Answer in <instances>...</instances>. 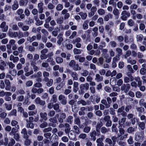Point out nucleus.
<instances>
[{
  "label": "nucleus",
  "mask_w": 146,
  "mask_h": 146,
  "mask_svg": "<svg viewBox=\"0 0 146 146\" xmlns=\"http://www.w3.org/2000/svg\"><path fill=\"white\" fill-rule=\"evenodd\" d=\"M23 10L20 9L17 10L16 11L17 13L20 16V18L21 19H24L25 17V15L23 14Z\"/></svg>",
  "instance_id": "nucleus-14"
},
{
  "label": "nucleus",
  "mask_w": 146,
  "mask_h": 146,
  "mask_svg": "<svg viewBox=\"0 0 146 146\" xmlns=\"http://www.w3.org/2000/svg\"><path fill=\"white\" fill-rule=\"evenodd\" d=\"M121 19L123 21H126L127 19V17L126 16L129 17L130 14L129 13L126 11L124 10L122 11L121 14Z\"/></svg>",
  "instance_id": "nucleus-10"
},
{
  "label": "nucleus",
  "mask_w": 146,
  "mask_h": 146,
  "mask_svg": "<svg viewBox=\"0 0 146 146\" xmlns=\"http://www.w3.org/2000/svg\"><path fill=\"white\" fill-rule=\"evenodd\" d=\"M67 77L66 74L63 73L62 74V81L56 87V89L57 90H59L61 89L65 84L66 82L64 81Z\"/></svg>",
  "instance_id": "nucleus-3"
},
{
  "label": "nucleus",
  "mask_w": 146,
  "mask_h": 146,
  "mask_svg": "<svg viewBox=\"0 0 146 146\" xmlns=\"http://www.w3.org/2000/svg\"><path fill=\"white\" fill-rule=\"evenodd\" d=\"M144 135L143 132L136 133L135 134L136 140H142L144 137Z\"/></svg>",
  "instance_id": "nucleus-9"
},
{
  "label": "nucleus",
  "mask_w": 146,
  "mask_h": 146,
  "mask_svg": "<svg viewBox=\"0 0 146 146\" xmlns=\"http://www.w3.org/2000/svg\"><path fill=\"white\" fill-rule=\"evenodd\" d=\"M9 26V27H11L12 30L14 31H17L19 30V28L17 24H15L12 25L11 24H10Z\"/></svg>",
  "instance_id": "nucleus-37"
},
{
  "label": "nucleus",
  "mask_w": 146,
  "mask_h": 146,
  "mask_svg": "<svg viewBox=\"0 0 146 146\" xmlns=\"http://www.w3.org/2000/svg\"><path fill=\"white\" fill-rule=\"evenodd\" d=\"M17 128L16 127H13L12 129H11V132L9 133V135L11 136H13L16 133V132H17Z\"/></svg>",
  "instance_id": "nucleus-51"
},
{
  "label": "nucleus",
  "mask_w": 146,
  "mask_h": 146,
  "mask_svg": "<svg viewBox=\"0 0 146 146\" xmlns=\"http://www.w3.org/2000/svg\"><path fill=\"white\" fill-rule=\"evenodd\" d=\"M75 116L74 119V123L75 124L77 125H80L81 124V122L79 117L75 115V114L74 115Z\"/></svg>",
  "instance_id": "nucleus-26"
},
{
  "label": "nucleus",
  "mask_w": 146,
  "mask_h": 146,
  "mask_svg": "<svg viewBox=\"0 0 146 146\" xmlns=\"http://www.w3.org/2000/svg\"><path fill=\"white\" fill-rule=\"evenodd\" d=\"M108 1L107 0H102L101 7L102 8H105L108 4Z\"/></svg>",
  "instance_id": "nucleus-39"
},
{
  "label": "nucleus",
  "mask_w": 146,
  "mask_h": 146,
  "mask_svg": "<svg viewBox=\"0 0 146 146\" xmlns=\"http://www.w3.org/2000/svg\"><path fill=\"white\" fill-rule=\"evenodd\" d=\"M126 68L127 71L126 73V74L132 75V74L135 72L134 70L130 65H128L126 66Z\"/></svg>",
  "instance_id": "nucleus-12"
},
{
  "label": "nucleus",
  "mask_w": 146,
  "mask_h": 146,
  "mask_svg": "<svg viewBox=\"0 0 146 146\" xmlns=\"http://www.w3.org/2000/svg\"><path fill=\"white\" fill-rule=\"evenodd\" d=\"M135 80L137 82L138 86L140 87L142 85V81L140 80V78L137 77L135 78Z\"/></svg>",
  "instance_id": "nucleus-49"
},
{
  "label": "nucleus",
  "mask_w": 146,
  "mask_h": 146,
  "mask_svg": "<svg viewBox=\"0 0 146 146\" xmlns=\"http://www.w3.org/2000/svg\"><path fill=\"white\" fill-rule=\"evenodd\" d=\"M139 73L142 75H144L146 74V68H141L139 71Z\"/></svg>",
  "instance_id": "nucleus-64"
},
{
  "label": "nucleus",
  "mask_w": 146,
  "mask_h": 146,
  "mask_svg": "<svg viewBox=\"0 0 146 146\" xmlns=\"http://www.w3.org/2000/svg\"><path fill=\"white\" fill-rule=\"evenodd\" d=\"M63 35L62 33H60L59 34L57 38L58 40L57 41V43L59 45H60L61 44L63 40Z\"/></svg>",
  "instance_id": "nucleus-17"
},
{
  "label": "nucleus",
  "mask_w": 146,
  "mask_h": 146,
  "mask_svg": "<svg viewBox=\"0 0 146 146\" xmlns=\"http://www.w3.org/2000/svg\"><path fill=\"white\" fill-rule=\"evenodd\" d=\"M130 88V85L129 84H123L121 86V90L123 92L127 93L128 92Z\"/></svg>",
  "instance_id": "nucleus-6"
},
{
  "label": "nucleus",
  "mask_w": 146,
  "mask_h": 146,
  "mask_svg": "<svg viewBox=\"0 0 146 146\" xmlns=\"http://www.w3.org/2000/svg\"><path fill=\"white\" fill-rule=\"evenodd\" d=\"M21 133L23 134V137L25 139H27L29 138V136L27 135V129L24 128L21 130Z\"/></svg>",
  "instance_id": "nucleus-18"
},
{
  "label": "nucleus",
  "mask_w": 146,
  "mask_h": 146,
  "mask_svg": "<svg viewBox=\"0 0 146 146\" xmlns=\"http://www.w3.org/2000/svg\"><path fill=\"white\" fill-rule=\"evenodd\" d=\"M1 58L0 56V69L2 71H3L5 70V67L6 66V64L4 60L1 59Z\"/></svg>",
  "instance_id": "nucleus-15"
},
{
  "label": "nucleus",
  "mask_w": 146,
  "mask_h": 146,
  "mask_svg": "<svg viewBox=\"0 0 146 146\" xmlns=\"http://www.w3.org/2000/svg\"><path fill=\"white\" fill-rule=\"evenodd\" d=\"M106 43L104 41H101L100 44L98 46V48L100 50L103 49L104 48L106 47Z\"/></svg>",
  "instance_id": "nucleus-40"
},
{
  "label": "nucleus",
  "mask_w": 146,
  "mask_h": 146,
  "mask_svg": "<svg viewBox=\"0 0 146 146\" xmlns=\"http://www.w3.org/2000/svg\"><path fill=\"white\" fill-rule=\"evenodd\" d=\"M72 69L75 71H80L81 70V68L78 64L76 63Z\"/></svg>",
  "instance_id": "nucleus-35"
},
{
  "label": "nucleus",
  "mask_w": 146,
  "mask_h": 146,
  "mask_svg": "<svg viewBox=\"0 0 146 146\" xmlns=\"http://www.w3.org/2000/svg\"><path fill=\"white\" fill-rule=\"evenodd\" d=\"M144 100L143 99H141L140 100L139 104L140 106H143L146 108V102H144Z\"/></svg>",
  "instance_id": "nucleus-41"
},
{
  "label": "nucleus",
  "mask_w": 146,
  "mask_h": 146,
  "mask_svg": "<svg viewBox=\"0 0 146 146\" xmlns=\"http://www.w3.org/2000/svg\"><path fill=\"white\" fill-rule=\"evenodd\" d=\"M89 72L86 70H83L82 72L81 73V75L83 76L86 77L88 74Z\"/></svg>",
  "instance_id": "nucleus-58"
},
{
  "label": "nucleus",
  "mask_w": 146,
  "mask_h": 146,
  "mask_svg": "<svg viewBox=\"0 0 146 146\" xmlns=\"http://www.w3.org/2000/svg\"><path fill=\"white\" fill-rule=\"evenodd\" d=\"M127 76H124V81L125 83H127L129 82L133 81L134 79V77L132 75L127 74Z\"/></svg>",
  "instance_id": "nucleus-8"
},
{
  "label": "nucleus",
  "mask_w": 146,
  "mask_h": 146,
  "mask_svg": "<svg viewBox=\"0 0 146 146\" xmlns=\"http://www.w3.org/2000/svg\"><path fill=\"white\" fill-rule=\"evenodd\" d=\"M91 128L90 126H85L83 129V131L86 133H88L90 131Z\"/></svg>",
  "instance_id": "nucleus-45"
},
{
  "label": "nucleus",
  "mask_w": 146,
  "mask_h": 146,
  "mask_svg": "<svg viewBox=\"0 0 146 146\" xmlns=\"http://www.w3.org/2000/svg\"><path fill=\"white\" fill-rule=\"evenodd\" d=\"M29 68L28 66H26L24 68V71L26 73L25 75L26 76H29L31 75L33 73V70H31L30 72H28L29 71Z\"/></svg>",
  "instance_id": "nucleus-11"
},
{
  "label": "nucleus",
  "mask_w": 146,
  "mask_h": 146,
  "mask_svg": "<svg viewBox=\"0 0 146 146\" xmlns=\"http://www.w3.org/2000/svg\"><path fill=\"white\" fill-rule=\"evenodd\" d=\"M127 61L128 63H130L131 65H133L136 63V61L135 60H133L131 57H129L127 58Z\"/></svg>",
  "instance_id": "nucleus-36"
},
{
  "label": "nucleus",
  "mask_w": 146,
  "mask_h": 146,
  "mask_svg": "<svg viewBox=\"0 0 146 146\" xmlns=\"http://www.w3.org/2000/svg\"><path fill=\"white\" fill-rule=\"evenodd\" d=\"M58 99L62 104L66 105L67 104V98L64 95L62 94L59 95L58 96Z\"/></svg>",
  "instance_id": "nucleus-7"
},
{
  "label": "nucleus",
  "mask_w": 146,
  "mask_h": 146,
  "mask_svg": "<svg viewBox=\"0 0 146 146\" xmlns=\"http://www.w3.org/2000/svg\"><path fill=\"white\" fill-rule=\"evenodd\" d=\"M77 104L78 105L82 104L83 106H85L87 104L86 102L82 100H80L77 102Z\"/></svg>",
  "instance_id": "nucleus-59"
},
{
  "label": "nucleus",
  "mask_w": 146,
  "mask_h": 146,
  "mask_svg": "<svg viewBox=\"0 0 146 146\" xmlns=\"http://www.w3.org/2000/svg\"><path fill=\"white\" fill-rule=\"evenodd\" d=\"M58 28L57 27L54 29V31L52 32V35L54 36H56L58 34Z\"/></svg>",
  "instance_id": "nucleus-60"
},
{
  "label": "nucleus",
  "mask_w": 146,
  "mask_h": 146,
  "mask_svg": "<svg viewBox=\"0 0 146 146\" xmlns=\"http://www.w3.org/2000/svg\"><path fill=\"white\" fill-rule=\"evenodd\" d=\"M139 128L142 130L144 129L145 128V122H139L137 123Z\"/></svg>",
  "instance_id": "nucleus-20"
},
{
  "label": "nucleus",
  "mask_w": 146,
  "mask_h": 146,
  "mask_svg": "<svg viewBox=\"0 0 146 146\" xmlns=\"http://www.w3.org/2000/svg\"><path fill=\"white\" fill-rule=\"evenodd\" d=\"M126 118L125 117L121 118L120 120L118 121V124L120 126V127H122L123 125L125 122Z\"/></svg>",
  "instance_id": "nucleus-24"
},
{
  "label": "nucleus",
  "mask_w": 146,
  "mask_h": 146,
  "mask_svg": "<svg viewBox=\"0 0 146 146\" xmlns=\"http://www.w3.org/2000/svg\"><path fill=\"white\" fill-rule=\"evenodd\" d=\"M116 79L115 77L112 78L110 80V84L111 86H113L115 84Z\"/></svg>",
  "instance_id": "nucleus-63"
},
{
  "label": "nucleus",
  "mask_w": 146,
  "mask_h": 146,
  "mask_svg": "<svg viewBox=\"0 0 146 146\" xmlns=\"http://www.w3.org/2000/svg\"><path fill=\"white\" fill-rule=\"evenodd\" d=\"M97 13L100 15H104L105 13V10L101 8L99 9L97 11Z\"/></svg>",
  "instance_id": "nucleus-34"
},
{
  "label": "nucleus",
  "mask_w": 146,
  "mask_h": 146,
  "mask_svg": "<svg viewBox=\"0 0 146 146\" xmlns=\"http://www.w3.org/2000/svg\"><path fill=\"white\" fill-rule=\"evenodd\" d=\"M127 131L129 133H132L135 131V129L132 127H129L127 129Z\"/></svg>",
  "instance_id": "nucleus-56"
},
{
  "label": "nucleus",
  "mask_w": 146,
  "mask_h": 146,
  "mask_svg": "<svg viewBox=\"0 0 146 146\" xmlns=\"http://www.w3.org/2000/svg\"><path fill=\"white\" fill-rule=\"evenodd\" d=\"M113 15L110 13H108L104 17V20L105 21H108L109 19H112L113 17Z\"/></svg>",
  "instance_id": "nucleus-30"
},
{
  "label": "nucleus",
  "mask_w": 146,
  "mask_h": 146,
  "mask_svg": "<svg viewBox=\"0 0 146 146\" xmlns=\"http://www.w3.org/2000/svg\"><path fill=\"white\" fill-rule=\"evenodd\" d=\"M76 63L74 60H71L69 63V66L70 67L73 68Z\"/></svg>",
  "instance_id": "nucleus-62"
},
{
  "label": "nucleus",
  "mask_w": 146,
  "mask_h": 146,
  "mask_svg": "<svg viewBox=\"0 0 146 146\" xmlns=\"http://www.w3.org/2000/svg\"><path fill=\"white\" fill-rule=\"evenodd\" d=\"M103 119V118H101L100 119V122H98L97 123L96 125V130L97 132H100L99 131V130L101 128V127L102 126V123L101 121Z\"/></svg>",
  "instance_id": "nucleus-22"
},
{
  "label": "nucleus",
  "mask_w": 146,
  "mask_h": 146,
  "mask_svg": "<svg viewBox=\"0 0 146 146\" xmlns=\"http://www.w3.org/2000/svg\"><path fill=\"white\" fill-rule=\"evenodd\" d=\"M55 60L58 64H61L63 62V60L62 58L60 57H57L56 58Z\"/></svg>",
  "instance_id": "nucleus-46"
},
{
  "label": "nucleus",
  "mask_w": 146,
  "mask_h": 146,
  "mask_svg": "<svg viewBox=\"0 0 146 146\" xmlns=\"http://www.w3.org/2000/svg\"><path fill=\"white\" fill-rule=\"evenodd\" d=\"M143 36L142 35L139 34L136 37L137 40L138 42H141L143 38Z\"/></svg>",
  "instance_id": "nucleus-54"
},
{
  "label": "nucleus",
  "mask_w": 146,
  "mask_h": 146,
  "mask_svg": "<svg viewBox=\"0 0 146 146\" xmlns=\"http://www.w3.org/2000/svg\"><path fill=\"white\" fill-rule=\"evenodd\" d=\"M89 22V21L88 20H86L84 22V23L83 25V29L86 30L87 29L88 27V23Z\"/></svg>",
  "instance_id": "nucleus-48"
},
{
  "label": "nucleus",
  "mask_w": 146,
  "mask_h": 146,
  "mask_svg": "<svg viewBox=\"0 0 146 146\" xmlns=\"http://www.w3.org/2000/svg\"><path fill=\"white\" fill-rule=\"evenodd\" d=\"M116 51L117 53V56L120 57L122 54V50L121 49L119 48H117L116 49Z\"/></svg>",
  "instance_id": "nucleus-50"
},
{
  "label": "nucleus",
  "mask_w": 146,
  "mask_h": 146,
  "mask_svg": "<svg viewBox=\"0 0 146 146\" xmlns=\"http://www.w3.org/2000/svg\"><path fill=\"white\" fill-rule=\"evenodd\" d=\"M43 5V3L42 2L39 3L38 4V8L39 13H42L43 12V10L42 7Z\"/></svg>",
  "instance_id": "nucleus-25"
},
{
  "label": "nucleus",
  "mask_w": 146,
  "mask_h": 146,
  "mask_svg": "<svg viewBox=\"0 0 146 146\" xmlns=\"http://www.w3.org/2000/svg\"><path fill=\"white\" fill-rule=\"evenodd\" d=\"M64 72L65 73H68L70 74L73 80L77 81L78 79V75L75 71L72 72L71 70L68 68H66Z\"/></svg>",
  "instance_id": "nucleus-2"
},
{
  "label": "nucleus",
  "mask_w": 146,
  "mask_h": 146,
  "mask_svg": "<svg viewBox=\"0 0 146 146\" xmlns=\"http://www.w3.org/2000/svg\"><path fill=\"white\" fill-rule=\"evenodd\" d=\"M107 101L108 103L106 106V108H108L110 107V104L112 102L111 98L109 97H107L106 98Z\"/></svg>",
  "instance_id": "nucleus-43"
},
{
  "label": "nucleus",
  "mask_w": 146,
  "mask_h": 146,
  "mask_svg": "<svg viewBox=\"0 0 146 146\" xmlns=\"http://www.w3.org/2000/svg\"><path fill=\"white\" fill-rule=\"evenodd\" d=\"M103 76H100L99 74H97L96 75V77L94 79L96 82H101L103 81Z\"/></svg>",
  "instance_id": "nucleus-23"
},
{
  "label": "nucleus",
  "mask_w": 146,
  "mask_h": 146,
  "mask_svg": "<svg viewBox=\"0 0 146 146\" xmlns=\"http://www.w3.org/2000/svg\"><path fill=\"white\" fill-rule=\"evenodd\" d=\"M55 117L58 118V122L60 123H62L63 122L64 120L66 117V114L64 113H62L60 114H56Z\"/></svg>",
  "instance_id": "nucleus-4"
},
{
  "label": "nucleus",
  "mask_w": 146,
  "mask_h": 146,
  "mask_svg": "<svg viewBox=\"0 0 146 146\" xmlns=\"http://www.w3.org/2000/svg\"><path fill=\"white\" fill-rule=\"evenodd\" d=\"M79 15L81 17L82 19L83 20L85 19L87 17V15L86 13L81 12L79 13Z\"/></svg>",
  "instance_id": "nucleus-38"
},
{
  "label": "nucleus",
  "mask_w": 146,
  "mask_h": 146,
  "mask_svg": "<svg viewBox=\"0 0 146 146\" xmlns=\"http://www.w3.org/2000/svg\"><path fill=\"white\" fill-rule=\"evenodd\" d=\"M36 63L35 61H32L31 62V65L33 67L34 72H36L39 70V68L36 65Z\"/></svg>",
  "instance_id": "nucleus-19"
},
{
  "label": "nucleus",
  "mask_w": 146,
  "mask_h": 146,
  "mask_svg": "<svg viewBox=\"0 0 146 146\" xmlns=\"http://www.w3.org/2000/svg\"><path fill=\"white\" fill-rule=\"evenodd\" d=\"M18 122L15 120H12L11 121V124L12 126L15 127L17 129H19L20 128L19 126L18 125Z\"/></svg>",
  "instance_id": "nucleus-21"
},
{
  "label": "nucleus",
  "mask_w": 146,
  "mask_h": 146,
  "mask_svg": "<svg viewBox=\"0 0 146 146\" xmlns=\"http://www.w3.org/2000/svg\"><path fill=\"white\" fill-rule=\"evenodd\" d=\"M53 109L56 112H60L61 110L60 109V105L58 103H55L53 105Z\"/></svg>",
  "instance_id": "nucleus-28"
},
{
  "label": "nucleus",
  "mask_w": 146,
  "mask_h": 146,
  "mask_svg": "<svg viewBox=\"0 0 146 146\" xmlns=\"http://www.w3.org/2000/svg\"><path fill=\"white\" fill-rule=\"evenodd\" d=\"M28 3V0H20L19 1V4L20 6H26Z\"/></svg>",
  "instance_id": "nucleus-33"
},
{
  "label": "nucleus",
  "mask_w": 146,
  "mask_h": 146,
  "mask_svg": "<svg viewBox=\"0 0 146 146\" xmlns=\"http://www.w3.org/2000/svg\"><path fill=\"white\" fill-rule=\"evenodd\" d=\"M104 62V59L103 58L101 57L98 59V61L97 63L98 65L99 66H101L103 65Z\"/></svg>",
  "instance_id": "nucleus-44"
},
{
  "label": "nucleus",
  "mask_w": 146,
  "mask_h": 146,
  "mask_svg": "<svg viewBox=\"0 0 146 146\" xmlns=\"http://www.w3.org/2000/svg\"><path fill=\"white\" fill-rule=\"evenodd\" d=\"M87 137V135L85 133H81L78 136L79 138L84 139L86 138Z\"/></svg>",
  "instance_id": "nucleus-61"
},
{
  "label": "nucleus",
  "mask_w": 146,
  "mask_h": 146,
  "mask_svg": "<svg viewBox=\"0 0 146 146\" xmlns=\"http://www.w3.org/2000/svg\"><path fill=\"white\" fill-rule=\"evenodd\" d=\"M136 109L138 112L139 113V115H140V113H142L144 111V108L142 107H136Z\"/></svg>",
  "instance_id": "nucleus-47"
},
{
  "label": "nucleus",
  "mask_w": 146,
  "mask_h": 146,
  "mask_svg": "<svg viewBox=\"0 0 146 146\" xmlns=\"http://www.w3.org/2000/svg\"><path fill=\"white\" fill-rule=\"evenodd\" d=\"M74 132L76 134H79L80 133V129L76 125H74L73 127Z\"/></svg>",
  "instance_id": "nucleus-32"
},
{
  "label": "nucleus",
  "mask_w": 146,
  "mask_h": 146,
  "mask_svg": "<svg viewBox=\"0 0 146 146\" xmlns=\"http://www.w3.org/2000/svg\"><path fill=\"white\" fill-rule=\"evenodd\" d=\"M8 34L12 38L18 37V38H21L23 37V33L22 31H19L18 32H13L11 29H9Z\"/></svg>",
  "instance_id": "nucleus-1"
},
{
  "label": "nucleus",
  "mask_w": 146,
  "mask_h": 146,
  "mask_svg": "<svg viewBox=\"0 0 146 146\" xmlns=\"http://www.w3.org/2000/svg\"><path fill=\"white\" fill-rule=\"evenodd\" d=\"M56 117H52L50 118L49 119V121L52 123H56L57 122V120L56 119Z\"/></svg>",
  "instance_id": "nucleus-57"
},
{
  "label": "nucleus",
  "mask_w": 146,
  "mask_h": 146,
  "mask_svg": "<svg viewBox=\"0 0 146 146\" xmlns=\"http://www.w3.org/2000/svg\"><path fill=\"white\" fill-rule=\"evenodd\" d=\"M117 124H113L111 127V131L112 132H114L117 133L118 132V130L116 127Z\"/></svg>",
  "instance_id": "nucleus-42"
},
{
  "label": "nucleus",
  "mask_w": 146,
  "mask_h": 146,
  "mask_svg": "<svg viewBox=\"0 0 146 146\" xmlns=\"http://www.w3.org/2000/svg\"><path fill=\"white\" fill-rule=\"evenodd\" d=\"M5 108L6 110H11L12 108V105L11 104H7V103H5L4 104Z\"/></svg>",
  "instance_id": "nucleus-55"
},
{
  "label": "nucleus",
  "mask_w": 146,
  "mask_h": 146,
  "mask_svg": "<svg viewBox=\"0 0 146 146\" xmlns=\"http://www.w3.org/2000/svg\"><path fill=\"white\" fill-rule=\"evenodd\" d=\"M64 18L63 17H60L58 18L56 20L57 23L59 24H61L63 22Z\"/></svg>",
  "instance_id": "nucleus-53"
},
{
  "label": "nucleus",
  "mask_w": 146,
  "mask_h": 146,
  "mask_svg": "<svg viewBox=\"0 0 146 146\" xmlns=\"http://www.w3.org/2000/svg\"><path fill=\"white\" fill-rule=\"evenodd\" d=\"M100 134V132H96L95 130H92L89 133L90 136L91 138V140L92 141H95L96 139V136L99 135Z\"/></svg>",
  "instance_id": "nucleus-5"
},
{
  "label": "nucleus",
  "mask_w": 146,
  "mask_h": 146,
  "mask_svg": "<svg viewBox=\"0 0 146 146\" xmlns=\"http://www.w3.org/2000/svg\"><path fill=\"white\" fill-rule=\"evenodd\" d=\"M36 104H39L40 105L44 106L45 104V101L41 100L39 97L36 98L35 100Z\"/></svg>",
  "instance_id": "nucleus-13"
},
{
  "label": "nucleus",
  "mask_w": 146,
  "mask_h": 146,
  "mask_svg": "<svg viewBox=\"0 0 146 146\" xmlns=\"http://www.w3.org/2000/svg\"><path fill=\"white\" fill-rule=\"evenodd\" d=\"M40 118L45 121L47 119V114L46 112H40Z\"/></svg>",
  "instance_id": "nucleus-27"
},
{
  "label": "nucleus",
  "mask_w": 146,
  "mask_h": 146,
  "mask_svg": "<svg viewBox=\"0 0 146 146\" xmlns=\"http://www.w3.org/2000/svg\"><path fill=\"white\" fill-rule=\"evenodd\" d=\"M109 44L111 48H115L116 47L117 44L115 41L112 40L110 42Z\"/></svg>",
  "instance_id": "nucleus-52"
},
{
  "label": "nucleus",
  "mask_w": 146,
  "mask_h": 146,
  "mask_svg": "<svg viewBox=\"0 0 146 146\" xmlns=\"http://www.w3.org/2000/svg\"><path fill=\"white\" fill-rule=\"evenodd\" d=\"M19 7V4L18 1L15 0L13 3V4L12 6V9L13 10H16Z\"/></svg>",
  "instance_id": "nucleus-29"
},
{
  "label": "nucleus",
  "mask_w": 146,
  "mask_h": 146,
  "mask_svg": "<svg viewBox=\"0 0 146 146\" xmlns=\"http://www.w3.org/2000/svg\"><path fill=\"white\" fill-rule=\"evenodd\" d=\"M113 13L114 15L116 17L117 19L119 18V13L118 9L116 8H114L113 11Z\"/></svg>",
  "instance_id": "nucleus-31"
},
{
  "label": "nucleus",
  "mask_w": 146,
  "mask_h": 146,
  "mask_svg": "<svg viewBox=\"0 0 146 146\" xmlns=\"http://www.w3.org/2000/svg\"><path fill=\"white\" fill-rule=\"evenodd\" d=\"M89 88V84L87 83L81 84L80 86V88L82 91L83 90L85 89L87 90Z\"/></svg>",
  "instance_id": "nucleus-16"
}]
</instances>
